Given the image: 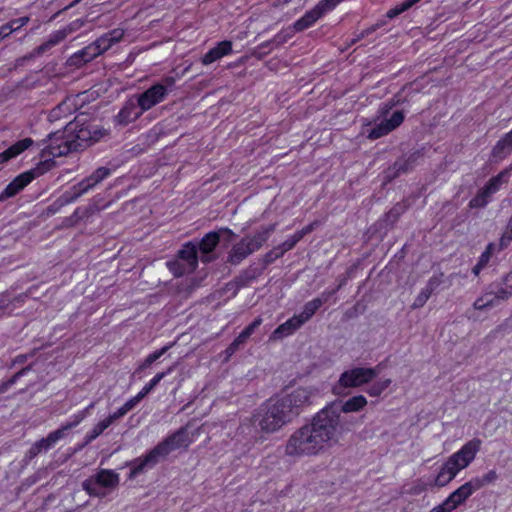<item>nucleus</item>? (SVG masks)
<instances>
[{"label": "nucleus", "mask_w": 512, "mask_h": 512, "mask_svg": "<svg viewBox=\"0 0 512 512\" xmlns=\"http://www.w3.org/2000/svg\"><path fill=\"white\" fill-rule=\"evenodd\" d=\"M67 107V104L66 102H62L61 104H59L56 108H54L52 111H51V118H58L60 116V113L63 112Z\"/></svg>", "instance_id": "60"}, {"label": "nucleus", "mask_w": 512, "mask_h": 512, "mask_svg": "<svg viewBox=\"0 0 512 512\" xmlns=\"http://www.w3.org/2000/svg\"><path fill=\"white\" fill-rule=\"evenodd\" d=\"M501 177H502V173L495 176V177H492L487 183L486 185L483 187V189L490 195L494 194L500 187V183H501Z\"/></svg>", "instance_id": "42"}, {"label": "nucleus", "mask_w": 512, "mask_h": 512, "mask_svg": "<svg viewBox=\"0 0 512 512\" xmlns=\"http://www.w3.org/2000/svg\"><path fill=\"white\" fill-rule=\"evenodd\" d=\"M137 107L133 101H128L115 117L117 124L127 125L138 119L144 112L137 110Z\"/></svg>", "instance_id": "21"}, {"label": "nucleus", "mask_w": 512, "mask_h": 512, "mask_svg": "<svg viewBox=\"0 0 512 512\" xmlns=\"http://www.w3.org/2000/svg\"><path fill=\"white\" fill-rule=\"evenodd\" d=\"M295 240L290 237L282 244V250L276 254V257L281 256L284 252L291 250L295 246Z\"/></svg>", "instance_id": "59"}, {"label": "nucleus", "mask_w": 512, "mask_h": 512, "mask_svg": "<svg viewBox=\"0 0 512 512\" xmlns=\"http://www.w3.org/2000/svg\"><path fill=\"white\" fill-rule=\"evenodd\" d=\"M391 382V379L377 381L367 389V393L371 397H378L390 386Z\"/></svg>", "instance_id": "34"}, {"label": "nucleus", "mask_w": 512, "mask_h": 512, "mask_svg": "<svg viewBox=\"0 0 512 512\" xmlns=\"http://www.w3.org/2000/svg\"><path fill=\"white\" fill-rule=\"evenodd\" d=\"M220 241V232H209L197 244V250L200 251V259L204 263L214 260L213 251Z\"/></svg>", "instance_id": "15"}, {"label": "nucleus", "mask_w": 512, "mask_h": 512, "mask_svg": "<svg viewBox=\"0 0 512 512\" xmlns=\"http://www.w3.org/2000/svg\"><path fill=\"white\" fill-rule=\"evenodd\" d=\"M337 434L332 422L320 410L309 423L288 437L284 454L294 459L318 456L337 442Z\"/></svg>", "instance_id": "1"}, {"label": "nucleus", "mask_w": 512, "mask_h": 512, "mask_svg": "<svg viewBox=\"0 0 512 512\" xmlns=\"http://www.w3.org/2000/svg\"><path fill=\"white\" fill-rule=\"evenodd\" d=\"M88 416V409H84L82 411H79L78 413L74 414L71 417V421L65 423L66 428L71 430L72 428H75L78 426L86 417Z\"/></svg>", "instance_id": "41"}, {"label": "nucleus", "mask_w": 512, "mask_h": 512, "mask_svg": "<svg viewBox=\"0 0 512 512\" xmlns=\"http://www.w3.org/2000/svg\"><path fill=\"white\" fill-rule=\"evenodd\" d=\"M246 341L247 340L242 338V336L239 334L234 339V341L228 346V348L226 349V352L228 353V355L234 354L240 348V346L243 345Z\"/></svg>", "instance_id": "48"}, {"label": "nucleus", "mask_w": 512, "mask_h": 512, "mask_svg": "<svg viewBox=\"0 0 512 512\" xmlns=\"http://www.w3.org/2000/svg\"><path fill=\"white\" fill-rule=\"evenodd\" d=\"M379 373L378 367L364 368L355 367L344 371L338 380V386L334 387V392L339 388H356L371 382Z\"/></svg>", "instance_id": "12"}, {"label": "nucleus", "mask_w": 512, "mask_h": 512, "mask_svg": "<svg viewBox=\"0 0 512 512\" xmlns=\"http://www.w3.org/2000/svg\"><path fill=\"white\" fill-rule=\"evenodd\" d=\"M292 27L280 31L278 34H276L271 40L266 41L259 45V49H265L270 48L273 49L274 47H279L282 44L286 43L294 34Z\"/></svg>", "instance_id": "29"}, {"label": "nucleus", "mask_w": 512, "mask_h": 512, "mask_svg": "<svg viewBox=\"0 0 512 512\" xmlns=\"http://www.w3.org/2000/svg\"><path fill=\"white\" fill-rule=\"evenodd\" d=\"M303 324L294 315L292 318L288 319L283 324L279 325L270 335V340L277 341L286 336L292 335L295 331H297Z\"/></svg>", "instance_id": "22"}, {"label": "nucleus", "mask_w": 512, "mask_h": 512, "mask_svg": "<svg viewBox=\"0 0 512 512\" xmlns=\"http://www.w3.org/2000/svg\"><path fill=\"white\" fill-rule=\"evenodd\" d=\"M453 510L454 508H452V505L446 498L441 504L432 508L430 512H452Z\"/></svg>", "instance_id": "52"}, {"label": "nucleus", "mask_w": 512, "mask_h": 512, "mask_svg": "<svg viewBox=\"0 0 512 512\" xmlns=\"http://www.w3.org/2000/svg\"><path fill=\"white\" fill-rule=\"evenodd\" d=\"M166 97V87L164 85L154 84L137 96V106L142 112H146L164 101Z\"/></svg>", "instance_id": "14"}, {"label": "nucleus", "mask_w": 512, "mask_h": 512, "mask_svg": "<svg viewBox=\"0 0 512 512\" xmlns=\"http://www.w3.org/2000/svg\"><path fill=\"white\" fill-rule=\"evenodd\" d=\"M127 413L128 412L123 407H120L117 411L106 417V420L112 425L116 420L124 417Z\"/></svg>", "instance_id": "55"}, {"label": "nucleus", "mask_w": 512, "mask_h": 512, "mask_svg": "<svg viewBox=\"0 0 512 512\" xmlns=\"http://www.w3.org/2000/svg\"><path fill=\"white\" fill-rule=\"evenodd\" d=\"M262 321L263 320L261 317L255 318L254 321L240 333L242 338L247 340L254 333V331L262 324Z\"/></svg>", "instance_id": "43"}, {"label": "nucleus", "mask_w": 512, "mask_h": 512, "mask_svg": "<svg viewBox=\"0 0 512 512\" xmlns=\"http://www.w3.org/2000/svg\"><path fill=\"white\" fill-rule=\"evenodd\" d=\"M178 259L187 266L188 270L195 271L198 266L197 244L194 242L185 243L178 252Z\"/></svg>", "instance_id": "17"}, {"label": "nucleus", "mask_w": 512, "mask_h": 512, "mask_svg": "<svg viewBox=\"0 0 512 512\" xmlns=\"http://www.w3.org/2000/svg\"><path fill=\"white\" fill-rule=\"evenodd\" d=\"M190 443L188 432L185 428H181L173 435L167 437L156 447L149 451L145 456L132 460L128 465L131 467L129 478L133 479L146 469L153 468L160 459L165 458L170 452L187 447Z\"/></svg>", "instance_id": "4"}, {"label": "nucleus", "mask_w": 512, "mask_h": 512, "mask_svg": "<svg viewBox=\"0 0 512 512\" xmlns=\"http://www.w3.org/2000/svg\"><path fill=\"white\" fill-rule=\"evenodd\" d=\"M442 282L443 274L441 273L439 275L432 276L425 287L429 289L431 292H434V290L437 289Z\"/></svg>", "instance_id": "50"}, {"label": "nucleus", "mask_w": 512, "mask_h": 512, "mask_svg": "<svg viewBox=\"0 0 512 512\" xmlns=\"http://www.w3.org/2000/svg\"><path fill=\"white\" fill-rule=\"evenodd\" d=\"M127 413L128 412L123 407H120L117 411L106 417V420L112 425L116 420L124 417Z\"/></svg>", "instance_id": "54"}, {"label": "nucleus", "mask_w": 512, "mask_h": 512, "mask_svg": "<svg viewBox=\"0 0 512 512\" xmlns=\"http://www.w3.org/2000/svg\"><path fill=\"white\" fill-rule=\"evenodd\" d=\"M490 194H488L483 188L478 191L475 197L469 202L470 208H483L489 203Z\"/></svg>", "instance_id": "33"}, {"label": "nucleus", "mask_w": 512, "mask_h": 512, "mask_svg": "<svg viewBox=\"0 0 512 512\" xmlns=\"http://www.w3.org/2000/svg\"><path fill=\"white\" fill-rule=\"evenodd\" d=\"M29 22V17L24 16L18 19L11 20L10 22L6 23L8 27H11V33L19 30L21 27L25 26Z\"/></svg>", "instance_id": "46"}, {"label": "nucleus", "mask_w": 512, "mask_h": 512, "mask_svg": "<svg viewBox=\"0 0 512 512\" xmlns=\"http://www.w3.org/2000/svg\"><path fill=\"white\" fill-rule=\"evenodd\" d=\"M399 102V100L391 99L379 107L378 115L373 120L374 126L366 130L368 139L376 140L386 136L403 123L405 119L403 111H394L389 118L387 117L390 110Z\"/></svg>", "instance_id": "6"}, {"label": "nucleus", "mask_w": 512, "mask_h": 512, "mask_svg": "<svg viewBox=\"0 0 512 512\" xmlns=\"http://www.w3.org/2000/svg\"><path fill=\"white\" fill-rule=\"evenodd\" d=\"M416 159V155H411L406 160H399L395 163V166L397 167V170L399 172H407L410 169V164H412Z\"/></svg>", "instance_id": "47"}, {"label": "nucleus", "mask_w": 512, "mask_h": 512, "mask_svg": "<svg viewBox=\"0 0 512 512\" xmlns=\"http://www.w3.org/2000/svg\"><path fill=\"white\" fill-rule=\"evenodd\" d=\"M67 431H69V429L66 428V425L64 424L59 429L49 433L48 440H50L52 445H54L57 441H59L66 435Z\"/></svg>", "instance_id": "45"}, {"label": "nucleus", "mask_w": 512, "mask_h": 512, "mask_svg": "<svg viewBox=\"0 0 512 512\" xmlns=\"http://www.w3.org/2000/svg\"><path fill=\"white\" fill-rule=\"evenodd\" d=\"M99 55H101L100 50L97 49L94 43H91L82 50L74 53L70 57L69 62L72 65L81 66L95 59Z\"/></svg>", "instance_id": "25"}, {"label": "nucleus", "mask_w": 512, "mask_h": 512, "mask_svg": "<svg viewBox=\"0 0 512 512\" xmlns=\"http://www.w3.org/2000/svg\"><path fill=\"white\" fill-rule=\"evenodd\" d=\"M145 396L140 391L136 396L129 399L127 402L123 404V408L129 412L131 411Z\"/></svg>", "instance_id": "49"}, {"label": "nucleus", "mask_w": 512, "mask_h": 512, "mask_svg": "<svg viewBox=\"0 0 512 512\" xmlns=\"http://www.w3.org/2000/svg\"><path fill=\"white\" fill-rule=\"evenodd\" d=\"M160 85H164L166 87V90H167V93L169 92V88H172L175 84V79L173 77H165L161 83H159Z\"/></svg>", "instance_id": "62"}, {"label": "nucleus", "mask_w": 512, "mask_h": 512, "mask_svg": "<svg viewBox=\"0 0 512 512\" xmlns=\"http://www.w3.org/2000/svg\"><path fill=\"white\" fill-rule=\"evenodd\" d=\"M313 397V390L311 388L299 387L291 393L278 397L283 403L284 407L288 410L292 418L299 415L300 410L311 404Z\"/></svg>", "instance_id": "13"}, {"label": "nucleus", "mask_w": 512, "mask_h": 512, "mask_svg": "<svg viewBox=\"0 0 512 512\" xmlns=\"http://www.w3.org/2000/svg\"><path fill=\"white\" fill-rule=\"evenodd\" d=\"M316 225H317V222H313V223H310L309 225L305 226L304 228L301 229L302 234L307 235V234L311 233L314 230Z\"/></svg>", "instance_id": "64"}, {"label": "nucleus", "mask_w": 512, "mask_h": 512, "mask_svg": "<svg viewBox=\"0 0 512 512\" xmlns=\"http://www.w3.org/2000/svg\"><path fill=\"white\" fill-rule=\"evenodd\" d=\"M367 399L363 395H357L349 398L344 403L332 402L323 409L322 413L332 422L333 428L338 433L341 428V414L352 413L362 410L367 405Z\"/></svg>", "instance_id": "9"}, {"label": "nucleus", "mask_w": 512, "mask_h": 512, "mask_svg": "<svg viewBox=\"0 0 512 512\" xmlns=\"http://www.w3.org/2000/svg\"><path fill=\"white\" fill-rule=\"evenodd\" d=\"M481 444L480 439L474 438L465 443L460 450L450 455L440 467L434 479V486L445 487L448 485L461 470L467 468L473 462Z\"/></svg>", "instance_id": "5"}, {"label": "nucleus", "mask_w": 512, "mask_h": 512, "mask_svg": "<svg viewBox=\"0 0 512 512\" xmlns=\"http://www.w3.org/2000/svg\"><path fill=\"white\" fill-rule=\"evenodd\" d=\"M10 28L6 24L0 26V40L7 38L11 34Z\"/></svg>", "instance_id": "63"}, {"label": "nucleus", "mask_w": 512, "mask_h": 512, "mask_svg": "<svg viewBox=\"0 0 512 512\" xmlns=\"http://www.w3.org/2000/svg\"><path fill=\"white\" fill-rule=\"evenodd\" d=\"M124 36V31L122 29H114L109 31L108 33L102 35L93 43L100 50V54L104 53L108 49H110L114 44L118 43Z\"/></svg>", "instance_id": "23"}, {"label": "nucleus", "mask_w": 512, "mask_h": 512, "mask_svg": "<svg viewBox=\"0 0 512 512\" xmlns=\"http://www.w3.org/2000/svg\"><path fill=\"white\" fill-rule=\"evenodd\" d=\"M86 23V20L84 19H76L72 22H70L68 25H66L63 29L65 31L66 36L78 31L81 29Z\"/></svg>", "instance_id": "44"}, {"label": "nucleus", "mask_w": 512, "mask_h": 512, "mask_svg": "<svg viewBox=\"0 0 512 512\" xmlns=\"http://www.w3.org/2000/svg\"><path fill=\"white\" fill-rule=\"evenodd\" d=\"M483 298H485L486 300L485 301H489L492 303V307H495L499 304V302L497 301L494 293H492V290L490 288V286H488L487 290L485 293L482 294Z\"/></svg>", "instance_id": "58"}, {"label": "nucleus", "mask_w": 512, "mask_h": 512, "mask_svg": "<svg viewBox=\"0 0 512 512\" xmlns=\"http://www.w3.org/2000/svg\"><path fill=\"white\" fill-rule=\"evenodd\" d=\"M275 229V225L265 228L253 236H246L234 244L228 255V262L233 265L240 264L252 253L258 251L268 240L269 235Z\"/></svg>", "instance_id": "8"}, {"label": "nucleus", "mask_w": 512, "mask_h": 512, "mask_svg": "<svg viewBox=\"0 0 512 512\" xmlns=\"http://www.w3.org/2000/svg\"><path fill=\"white\" fill-rule=\"evenodd\" d=\"M36 445L41 449V450H47L49 449L52 445L51 441L48 440V436L46 438H42L40 439L39 441L36 442Z\"/></svg>", "instance_id": "61"}, {"label": "nucleus", "mask_w": 512, "mask_h": 512, "mask_svg": "<svg viewBox=\"0 0 512 512\" xmlns=\"http://www.w3.org/2000/svg\"><path fill=\"white\" fill-rule=\"evenodd\" d=\"M475 491H477L472 484V482L469 480L468 482L464 483L460 487H458L455 491H453L448 497L447 500L452 505V508L454 510L463 504Z\"/></svg>", "instance_id": "19"}, {"label": "nucleus", "mask_w": 512, "mask_h": 512, "mask_svg": "<svg viewBox=\"0 0 512 512\" xmlns=\"http://www.w3.org/2000/svg\"><path fill=\"white\" fill-rule=\"evenodd\" d=\"M511 240H512V218L509 221L507 230L501 237L500 244H501V246H507Z\"/></svg>", "instance_id": "53"}, {"label": "nucleus", "mask_w": 512, "mask_h": 512, "mask_svg": "<svg viewBox=\"0 0 512 512\" xmlns=\"http://www.w3.org/2000/svg\"><path fill=\"white\" fill-rule=\"evenodd\" d=\"M53 162L45 160L40 162L35 168L18 175L11 181L0 194V202L11 198L23 190L34 178L43 175L50 170Z\"/></svg>", "instance_id": "11"}, {"label": "nucleus", "mask_w": 512, "mask_h": 512, "mask_svg": "<svg viewBox=\"0 0 512 512\" xmlns=\"http://www.w3.org/2000/svg\"><path fill=\"white\" fill-rule=\"evenodd\" d=\"M110 426L109 421L105 419L99 421L84 437V443L82 447L88 445L99 437L108 427Z\"/></svg>", "instance_id": "30"}, {"label": "nucleus", "mask_w": 512, "mask_h": 512, "mask_svg": "<svg viewBox=\"0 0 512 512\" xmlns=\"http://www.w3.org/2000/svg\"><path fill=\"white\" fill-rule=\"evenodd\" d=\"M512 152V130L506 133L493 147L494 158L503 159Z\"/></svg>", "instance_id": "27"}, {"label": "nucleus", "mask_w": 512, "mask_h": 512, "mask_svg": "<svg viewBox=\"0 0 512 512\" xmlns=\"http://www.w3.org/2000/svg\"><path fill=\"white\" fill-rule=\"evenodd\" d=\"M497 301H507L512 296V272L502 278L500 282H494L489 285Z\"/></svg>", "instance_id": "18"}, {"label": "nucleus", "mask_w": 512, "mask_h": 512, "mask_svg": "<svg viewBox=\"0 0 512 512\" xmlns=\"http://www.w3.org/2000/svg\"><path fill=\"white\" fill-rule=\"evenodd\" d=\"M66 34H65V31H63V29H60V30H57V31H54L53 33H51L48 37V39L42 43L41 45H39L38 47H36L28 56H26L25 58L26 59H31V58H34L36 56H39L43 53H45L46 51L50 50L51 48H53L54 46L58 45L60 42H62L65 38H66Z\"/></svg>", "instance_id": "20"}, {"label": "nucleus", "mask_w": 512, "mask_h": 512, "mask_svg": "<svg viewBox=\"0 0 512 512\" xmlns=\"http://www.w3.org/2000/svg\"><path fill=\"white\" fill-rule=\"evenodd\" d=\"M66 140H67L66 128L62 132L57 131L54 133H50L47 136V139L43 140V142L46 143V145L43 148V152L45 154L52 156V152L54 151L53 146H61L66 142Z\"/></svg>", "instance_id": "28"}, {"label": "nucleus", "mask_w": 512, "mask_h": 512, "mask_svg": "<svg viewBox=\"0 0 512 512\" xmlns=\"http://www.w3.org/2000/svg\"><path fill=\"white\" fill-rule=\"evenodd\" d=\"M492 244H489L487 247H486V250L481 254L477 264L479 266H482L483 268L487 265V263L489 262L490 258H491V254H492Z\"/></svg>", "instance_id": "51"}, {"label": "nucleus", "mask_w": 512, "mask_h": 512, "mask_svg": "<svg viewBox=\"0 0 512 512\" xmlns=\"http://www.w3.org/2000/svg\"><path fill=\"white\" fill-rule=\"evenodd\" d=\"M486 299L483 298L481 295L479 298H477L473 304L474 308L476 310H485L487 308H492V303L489 301H485Z\"/></svg>", "instance_id": "56"}, {"label": "nucleus", "mask_w": 512, "mask_h": 512, "mask_svg": "<svg viewBox=\"0 0 512 512\" xmlns=\"http://www.w3.org/2000/svg\"><path fill=\"white\" fill-rule=\"evenodd\" d=\"M498 479V474L495 470H490L480 477H474L470 481L474 485L476 490L494 483Z\"/></svg>", "instance_id": "31"}, {"label": "nucleus", "mask_w": 512, "mask_h": 512, "mask_svg": "<svg viewBox=\"0 0 512 512\" xmlns=\"http://www.w3.org/2000/svg\"><path fill=\"white\" fill-rule=\"evenodd\" d=\"M232 52V43L230 41H222L214 48L210 49L202 58L204 65H209Z\"/></svg>", "instance_id": "24"}, {"label": "nucleus", "mask_w": 512, "mask_h": 512, "mask_svg": "<svg viewBox=\"0 0 512 512\" xmlns=\"http://www.w3.org/2000/svg\"><path fill=\"white\" fill-rule=\"evenodd\" d=\"M432 293L433 292H431L426 287L423 288L420 291V293L418 294V296L415 298V300L412 304V308L416 309V308L423 307L425 305V303L427 302V300L430 298Z\"/></svg>", "instance_id": "40"}, {"label": "nucleus", "mask_w": 512, "mask_h": 512, "mask_svg": "<svg viewBox=\"0 0 512 512\" xmlns=\"http://www.w3.org/2000/svg\"><path fill=\"white\" fill-rule=\"evenodd\" d=\"M419 1L420 0H405L400 5H398L395 8L389 10L387 12V16L389 18H393V17L401 14L402 12L408 10L410 7H412L414 4H416Z\"/></svg>", "instance_id": "38"}, {"label": "nucleus", "mask_w": 512, "mask_h": 512, "mask_svg": "<svg viewBox=\"0 0 512 512\" xmlns=\"http://www.w3.org/2000/svg\"><path fill=\"white\" fill-rule=\"evenodd\" d=\"M170 345L164 346L161 349L149 354L143 363L139 366V369L143 370L150 367L156 360H158L162 355H164L170 348Z\"/></svg>", "instance_id": "36"}, {"label": "nucleus", "mask_w": 512, "mask_h": 512, "mask_svg": "<svg viewBox=\"0 0 512 512\" xmlns=\"http://www.w3.org/2000/svg\"><path fill=\"white\" fill-rule=\"evenodd\" d=\"M111 170L107 167H99L90 176L86 177L78 184L66 191L60 198V205H67L76 201L80 196L87 193L90 189L101 183L104 179L109 177Z\"/></svg>", "instance_id": "10"}, {"label": "nucleus", "mask_w": 512, "mask_h": 512, "mask_svg": "<svg viewBox=\"0 0 512 512\" xmlns=\"http://www.w3.org/2000/svg\"><path fill=\"white\" fill-rule=\"evenodd\" d=\"M33 141L30 138H25L23 140L18 141L5 151L0 153V164H4L16 157L26 149H28L32 145Z\"/></svg>", "instance_id": "26"}, {"label": "nucleus", "mask_w": 512, "mask_h": 512, "mask_svg": "<svg viewBox=\"0 0 512 512\" xmlns=\"http://www.w3.org/2000/svg\"><path fill=\"white\" fill-rule=\"evenodd\" d=\"M29 370H31V365L21 369L17 373H15L10 379L0 382V394H3L9 390L11 386H13L17 380L25 375Z\"/></svg>", "instance_id": "35"}, {"label": "nucleus", "mask_w": 512, "mask_h": 512, "mask_svg": "<svg viewBox=\"0 0 512 512\" xmlns=\"http://www.w3.org/2000/svg\"><path fill=\"white\" fill-rule=\"evenodd\" d=\"M120 476L114 470L100 469L82 482V489L91 497L104 498L114 491Z\"/></svg>", "instance_id": "7"}, {"label": "nucleus", "mask_w": 512, "mask_h": 512, "mask_svg": "<svg viewBox=\"0 0 512 512\" xmlns=\"http://www.w3.org/2000/svg\"><path fill=\"white\" fill-rule=\"evenodd\" d=\"M173 371V366L169 367L167 371L157 373L141 390L142 394L146 396L150 393L158 383L167 375Z\"/></svg>", "instance_id": "32"}, {"label": "nucleus", "mask_w": 512, "mask_h": 512, "mask_svg": "<svg viewBox=\"0 0 512 512\" xmlns=\"http://www.w3.org/2000/svg\"><path fill=\"white\" fill-rule=\"evenodd\" d=\"M169 270L176 276L181 277L185 274L192 273L193 271L188 270L187 266L180 260L172 261L167 263Z\"/></svg>", "instance_id": "37"}, {"label": "nucleus", "mask_w": 512, "mask_h": 512, "mask_svg": "<svg viewBox=\"0 0 512 512\" xmlns=\"http://www.w3.org/2000/svg\"><path fill=\"white\" fill-rule=\"evenodd\" d=\"M66 131V142L61 146H53L52 157H61L70 152L83 150L100 141L109 133L107 129L99 125L82 122L78 118L66 125Z\"/></svg>", "instance_id": "2"}, {"label": "nucleus", "mask_w": 512, "mask_h": 512, "mask_svg": "<svg viewBox=\"0 0 512 512\" xmlns=\"http://www.w3.org/2000/svg\"><path fill=\"white\" fill-rule=\"evenodd\" d=\"M341 288V284L337 287L336 290L331 292H324L320 297L314 298L313 300L307 302L303 310L300 314L296 315L302 324H305L309 321L312 316L316 313V311L328 300L330 296H332L338 289Z\"/></svg>", "instance_id": "16"}, {"label": "nucleus", "mask_w": 512, "mask_h": 512, "mask_svg": "<svg viewBox=\"0 0 512 512\" xmlns=\"http://www.w3.org/2000/svg\"><path fill=\"white\" fill-rule=\"evenodd\" d=\"M292 419L280 399L275 397L262 404L247 420V423H242L241 428L245 431L246 428L253 426L261 433L272 434L282 429Z\"/></svg>", "instance_id": "3"}, {"label": "nucleus", "mask_w": 512, "mask_h": 512, "mask_svg": "<svg viewBox=\"0 0 512 512\" xmlns=\"http://www.w3.org/2000/svg\"><path fill=\"white\" fill-rule=\"evenodd\" d=\"M419 1L420 0H405L400 5H398L395 8L389 10L387 12V16L389 18H393V17L401 14L402 12L408 10L410 7H412L414 4H416Z\"/></svg>", "instance_id": "39"}, {"label": "nucleus", "mask_w": 512, "mask_h": 512, "mask_svg": "<svg viewBox=\"0 0 512 512\" xmlns=\"http://www.w3.org/2000/svg\"><path fill=\"white\" fill-rule=\"evenodd\" d=\"M403 211L404 206L401 204H397L387 213V217L388 219L396 220Z\"/></svg>", "instance_id": "57"}]
</instances>
